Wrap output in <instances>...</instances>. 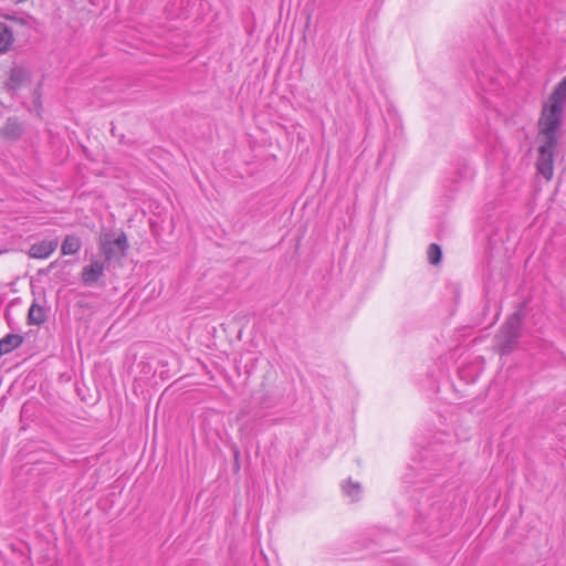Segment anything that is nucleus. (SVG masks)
Returning a JSON list of instances; mask_svg holds the SVG:
<instances>
[{
    "label": "nucleus",
    "mask_w": 566,
    "mask_h": 566,
    "mask_svg": "<svg viewBox=\"0 0 566 566\" xmlns=\"http://www.w3.org/2000/svg\"><path fill=\"white\" fill-rule=\"evenodd\" d=\"M34 103L41 105V102H39V97L34 99Z\"/></svg>",
    "instance_id": "nucleus-20"
},
{
    "label": "nucleus",
    "mask_w": 566,
    "mask_h": 566,
    "mask_svg": "<svg viewBox=\"0 0 566 566\" xmlns=\"http://www.w3.org/2000/svg\"><path fill=\"white\" fill-rule=\"evenodd\" d=\"M24 132V126L17 117H9L0 129V135L8 140H18Z\"/></svg>",
    "instance_id": "nucleus-7"
},
{
    "label": "nucleus",
    "mask_w": 566,
    "mask_h": 566,
    "mask_svg": "<svg viewBox=\"0 0 566 566\" xmlns=\"http://www.w3.org/2000/svg\"><path fill=\"white\" fill-rule=\"evenodd\" d=\"M98 248L104 261L111 266L113 263L122 262L128 252L129 243L124 231L111 230L99 234Z\"/></svg>",
    "instance_id": "nucleus-2"
},
{
    "label": "nucleus",
    "mask_w": 566,
    "mask_h": 566,
    "mask_svg": "<svg viewBox=\"0 0 566 566\" xmlns=\"http://www.w3.org/2000/svg\"><path fill=\"white\" fill-rule=\"evenodd\" d=\"M30 71L22 65L11 67L8 78L4 82L9 92H15L30 81Z\"/></svg>",
    "instance_id": "nucleus-6"
},
{
    "label": "nucleus",
    "mask_w": 566,
    "mask_h": 566,
    "mask_svg": "<svg viewBox=\"0 0 566 566\" xmlns=\"http://www.w3.org/2000/svg\"><path fill=\"white\" fill-rule=\"evenodd\" d=\"M23 336L19 334H7L0 339V356L11 353L23 343Z\"/></svg>",
    "instance_id": "nucleus-9"
},
{
    "label": "nucleus",
    "mask_w": 566,
    "mask_h": 566,
    "mask_svg": "<svg viewBox=\"0 0 566 566\" xmlns=\"http://www.w3.org/2000/svg\"><path fill=\"white\" fill-rule=\"evenodd\" d=\"M343 492L349 496L353 501H358L361 495V485L358 482L352 481L348 479L345 483L342 484Z\"/></svg>",
    "instance_id": "nucleus-14"
},
{
    "label": "nucleus",
    "mask_w": 566,
    "mask_h": 566,
    "mask_svg": "<svg viewBox=\"0 0 566 566\" xmlns=\"http://www.w3.org/2000/svg\"><path fill=\"white\" fill-rule=\"evenodd\" d=\"M264 407L270 408V407H272V405L270 402H264Z\"/></svg>",
    "instance_id": "nucleus-19"
},
{
    "label": "nucleus",
    "mask_w": 566,
    "mask_h": 566,
    "mask_svg": "<svg viewBox=\"0 0 566 566\" xmlns=\"http://www.w3.org/2000/svg\"><path fill=\"white\" fill-rule=\"evenodd\" d=\"M251 413H252L253 418H255V419L263 417V415L259 411L252 412V410H250L248 408H243V409H241L240 413L238 415V418L242 419L245 416H249Z\"/></svg>",
    "instance_id": "nucleus-16"
},
{
    "label": "nucleus",
    "mask_w": 566,
    "mask_h": 566,
    "mask_svg": "<svg viewBox=\"0 0 566 566\" xmlns=\"http://www.w3.org/2000/svg\"><path fill=\"white\" fill-rule=\"evenodd\" d=\"M427 254L429 262L433 265L439 264L442 260V250L441 247L437 243H431L428 247Z\"/></svg>",
    "instance_id": "nucleus-15"
},
{
    "label": "nucleus",
    "mask_w": 566,
    "mask_h": 566,
    "mask_svg": "<svg viewBox=\"0 0 566 566\" xmlns=\"http://www.w3.org/2000/svg\"><path fill=\"white\" fill-rule=\"evenodd\" d=\"M548 102L564 108L566 103V78L564 77L554 88Z\"/></svg>",
    "instance_id": "nucleus-12"
},
{
    "label": "nucleus",
    "mask_w": 566,
    "mask_h": 566,
    "mask_svg": "<svg viewBox=\"0 0 566 566\" xmlns=\"http://www.w3.org/2000/svg\"><path fill=\"white\" fill-rule=\"evenodd\" d=\"M57 248V240H43L31 245L29 255L33 259H46Z\"/></svg>",
    "instance_id": "nucleus-8"
},
{
    "label": "nucleus",
    "mask_w": 566,
    "mask_h": 566,
    "mask_svg": "<svg viewBox=\"0 0 566 566\" xmlns=\"http://www.w3.org/2000/svg\"><path fill=\"white\" fill-rule=\"evenodd\" d=\"M7 19H8V20H11V21H13V22H15V23H20V24H23V23H24V19H23V18H18V17H10V15H8V17H7Z\"/></svg>",
    "instance_id": "nucleus-17"
},
{
    "label": "nucleus",
    "mask_w": 566,
    "mask_h": 566,
    "mask_svg": "<svg viewBox=\"0 0 566 566\" xmlns=\"http://www.w3.org/2000/svg\"><path fill=\"white\" fill-rule=\"evenodd\" d=\"M525 318L523 306L511 314L494 336L495 348L500 355H509L517 348L522 337V326Z\"/></svg>",
    "instance_id": "nucleus-1"
},
{
    "label": "nucleus",
    "mask_w": 566,
    "mask_h": 566,
    "mask_svg": "<svg viewBox=\"0 0 566 566\" xmlns=\"http://www.w3.org/2000/svg\"><path fill=\"white\" fill-rule=\"evenodd\" d=\"M48 319L45 310L36 301H33L28 312L29 325H42Z\"/></svg>",
    "instance_id": "nucleus-10"
},
{
    "label": "nucleus",
    "mask_w": 566,
    "mask_h": 566,
    "mask_svg": "<svg viewBox=\"0 0 566 566\" xmlns=\"http://www.w3.org/2000/svg\"><path fill=\"white\" fill-rule=\"evenodd\" d=\"M82 248L81 239L75 234H66L61 244V253L63 255L76 254Z\"/></svg>",
    "instance_id": "nucleus-11"
},
{
    "label": "nucleus",
    "mask_w": 566,
    "mask_h": 566,
    "mask_svg": "<svg viewBox=\"0 0 566 566\" xmlns=\"http://www.w3.org/2000/svg\"><path fill=\"white\" fill-rule=\"evenodd\" d=\"M538 155L536 159V168L546 180H551L554 172V158L558 140L539 139Z\"/></svg>",
    "instance_id": "nucleus-4"
},
{
    "label": "nucleus",
    "mask_w": 566,
    "mask_h": 566,
    "mask_svg": "<svg viewBox=\"0 0 566 566\" xmlns=\"http://www.w3.org/2000/svg\"><path fill=\"white\" fill-rule=\"evenodd\" d=\"M564 108L551 102L545 103L538 120V139L558 140Z\"/></svg>",
    "instance_id": "nucleus-3"
},
{
    "label": "nucleus",
    "mask_w": 566,
    "mask_h": 566,
    "mask_svg": "<svg viewBox=\"0 0 566 566\" xmlns=\"http://www.w3.org/2000/svg\"><path fill=\"white\" fill-rule=\"evenodd\" d=\"M239 454H240V452H239V450L237 449V450L234 451V457H235V459H238V458H239Z\"/></svg>",
    "instance_id": "nucleus-18"
},
{
    "label": "nucleus",
    "mask_w": 566,
    "mask_h": 566,
    "mask_svg": "<svg viewBox=\"0 0 566 566\" xmlns=\"http://www.w3.org/2000/svg\"><path fill=\"white\" fill-rule=\"evenodd\" d=\"M12 43V30L6 23L0 22V54L8 51Z\"/></svg>",
    "instance_id": "nucleus-13"
},
{
    "label": "nucleus",
    "mask_w": 566,
    "mask_h": 566,
    "mask_svg": "<svg viewBox=\"0 0 566 566\" xmlns=\"http://www.w3.org/2000/svg\"><path fill=\"white\" fill-rule=\"evenodd\" d=\"M109 268L105 261L92 260L81 272V280L84 285L92 286L104 275L105 269Z\"/></svg>",
    "instance_id": "nucleus-5"
},
{
    "label": "nucleus",
    "mask_w": 566,
    "mask_h": 566,
    "mask_svg": "<svg viewBox=\"0 0 566 566\" xmlns=\"http://www.w3.org/2000/svg\"><path fill=\"white\" fill-rule=\"evenodd\" d=\"M34 103L41 105V102H39V97L34 99Z\"/></svg>",
    "instance_id": "nucleus-21"
}]
</instances>
